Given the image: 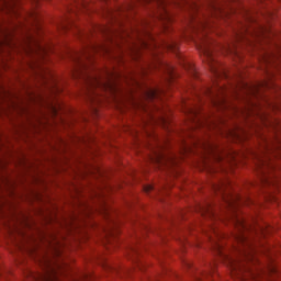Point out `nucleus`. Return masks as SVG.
Wrapping results in <instances>:
<instances>
[{
  "mask_svg": "<svg viewBox=\"0 0 281 281\" xmlns=\"http://www.w3.org/2000/svg\"><path fill=\"white\" fill-rule=\"evenodd\" d=\"M147 1H155L157 5H160L161 8H166V0H147Z\"/></svg>",
  "mask_w": 281,
  "mask_h": 281,
  "instance_id": "9",
  "label": "nucleus"
},
{
  "mask_svg": "<svg viewBox=\"0 0 281 281\" xmlns=\"http://www.w3.org/2000/svg\"><path fill=\"white\" fill-rule=\"evenodd\" d=\"M262 32H263V31L261 30L259 33H257V36H260V34H262Z\"/></svg>",
  "mask_w": 281,
  "mask_h": 281,
  "instance_id": "19",
  "label": "nucleus"
},
{
  "mask_svg": "<svg viewBox=\"0 0 281 281\" xmlns=\"http://www.w3.org/2000/svg\"><path fill=\"white\" fill-rule=\"evenodd\" d=\"M259 168H269V165H267V161L259 159Z\"/></svg>",
  "mask_w": 281,
  "mask_h": 281,
  "instance_id": "10",
  "label": "nucleus"
},
{
  "mask_svg": "<svg viewBox=\"0 0 281 281\" xmlns=\"http://www.w3.org/2000/svg\"><path fill=\"white\" fill-rule=\"evenodd\" d=\"M32 19H36V13H31Z\"/></svg>",
  "mask_w": 281,
  "mask_h": 281,
  "instance_id": "17",
  "label": "nucleus"
},
{
  "mask_svg": "<svg viewBox=\"0 0 281 281\" xmlns=\"http://www.w3.org/2000/svg\"><path fill=\"white\" fill-rule=\"evenodd\" d=\"M221 102H223V101H214L215 106H216L217 104H221Z\"/></svg>",
  "mask_w": 281,
  "mask_h": 281,
  "instance_id": "18",
  "label": "nucleus"
},
{
  "mask_svg": "<svg viewBox=\"0 0 281 281\" xmlns=\"http://www.w3.org/2000/svg\"><path fill=\"white\" fill-rule=\"evenodd\" d=\"M214 191L215 192H221L223 194V192H225V184H216V186H214Z\"/></svg>",
  "mask_w": 281,
  "mask_h": 281,
  "instance_id": "8",
  "label": "nucleus"
},
{
  "mask_svg": "<svg viewBox=\"0 0 281 281\" xmlns=\"http://www.w3.org/2000/svg\"><path fill=\"white\" fill-rule=\"evenodd\" d=\"M36 49H37L36 52L40 56H45V54H47V52H49V47L45 46L44 44H38Z\"/></svg>",
  "mask_w": 281,
  "mask_h": 281,
  "instance_id": "6",
  "label": "nucleus"
},
{
  "mask_svg": "<svg viewBox=\"0 0 281 281\" xmlns=\"http://www.w3.org/2000/svg\"><path fill=\"white\" fill-rule=\"evenodd\" d=\"M218 14H223V10H221L218 5L212 4L209 13L199 21L195 29L199 38L196 47L207 58L209 63H212V42L207 38L205 30L212 25V19H214V16H218Z\"/></svg>",
  "mask_w": 281,
  "mask_h": 281,
  "instance_id": "1",
  "label": "nucleus"
},
{
  "mask_svg": "<svg viewBox=\"0 0 281 281\" xmlns=\"http://www.w3.org/2000/svg\"><path fill=\"white\" fill-rule=\"evenodd\" d=\"M151 161L154 164H169V162L173 161V158H172V156H169L168 154H164L161 151H158L151 158Z\"/></svg>",
  "mask_w": 281,
  "mask_h": 281,
  "instance_id": "3",
  "label": "nucleus"
},
{
  "mask_svg": "<svg viewBox=\"0 0 281 281\" xmlns=\"http://www.w3.org/2000/svg\"><path fill=\"white\" fill-rule=\"evenodd\" d=\"M234 201H236V198L225 199V202H226L227 205H229V206L234 205Z\"/></svg>",
  "mask_w": 281,
  "mask_h": 281,
  "instance_id": "11",
  "label": "nucleus"
},
{
  "mask_svg": "<svg viewBox=\"0 0 281 281\" xmlns=\"http://www.w3.org/2000/svg\"><path fill=\"white\" fill-rule=\"evenodd\" d=\"M162 122H166V120L162 119Z\"/></svg>",
  "mask_w": 281,
  "mask_h": 281,
  "instance_id": "22",
  "label": "nucleus"
},
{
  "mask_svg": "<svg viewBox=\"0 0 281 281\" xmlns=\"http://www.w3.org/2000/svg\"><path fill=\"white\" fill-rule=\"evenodd\" d=\"M260 232H261L262 234H265V228H260Z\"/></svg>",
  "mask_w": 281,
  "mask_h": 281,
  "instance_id": "20",
  "label": "nucleus"
},
{
  "mask_svg": "<svg viewBox=\"0 0 281 281\" xmlns=\"http://www.w3.org/2000/svg\"><path fill=\"white\" fill-rule=\"evenodd\" d=\"M151 190H153V186L151 184H146L145 187H144V192H151Z\"/></svg>",
  "mask_w": 281,
  "mask_h": 281,
  "instance_id": "12",
  "label": "nucleus"
},
{
  "mask_svg": "<svg viewBox=\"0 0 281 281\" xmlns=\"http://www.w3.org/2000/svg\"><path fill=\"white\" fill-rule=\"evenodd\" d=\"M213 157L215 161H223V154L221 151H213Z\"/></svg>",
  "mask_w": 281,
  "mask_h": 281,
  "instance_id": "7",
  "label": "nucleus"
},
{
  "mask_svg": "<svg viewBox=\"0 0 281 281\" xmlns=\"http://www.w3.org/2000/svg\"><path fill=\"white\" fill-rule=\"evenodd\" d=\"M188 113L192 114V115H196V111L192 110V109H189L188 110Z\"/></svg>",
  "mask_w": 281,
  "mask_h": 281,
  "instance_id": "15",
  "label": "nucleus"
},
{
  "mask_svg": "<svg viewBox=\"0 0 281 281\" xmlns=\"http://www.w3.org/2000/svg\"><path fill=\"white\" fill-rule=\"evenodd\" d=\"M166 68H167L168 76H169L170 78H172V67L166 66Z\"/></svg>",
  "mask_w": 281,
  "mask_h": 281,
  "instance_id": "14",
  "label": "nucleus"
},
{
  "mask_svg": "<svg viewBox=\"0 0 281 281\" xmlns=\"http://www.w3.org/2000/svg\"><path fill=\"white\" fill-rule=\"evenodd\" d=\"M234 225L238 228V234L235 236L236 240L238 243H247L249 245V239L247 238V235H245V229H247V224H245V220L238 216L233 217Z\"/></svg>",
  "mask_w": 281,
  "mask_h": 281,
  "instance_id": "2",
  "label": "nucleus"
},
{
  "mask_svg": "<svg viewBox=\"0 0 281 281\" xmlns=\"http://www.w3.org/2000/svg\"><path fill=\"white\" fill-rule=\"evenodd\" d=\"M269 271H270V273H276V267L271 266V267L269 268Z\"/></svg>",
  "mask_w": 281,
  "mask_h": 281,
  "instance_id": "16",
  "label": "nucleus"
},
{
  "mask_svg": "<svg viewBox=\"0 0 281 281\" xmlns=\"http://www.w3.org/2000/svg\"><path fill=\"white\" fill-rule=\"evenodd\" d=\"M144 97L147 100H155V98H159V90L155 88H146L144 92Z\"/></svg>",
  "mask_w": 281,
  "mask_h": 281,
  "instance_id": "5",
  "label": "nucleus"
},
{
  "mask_svg": "<svg viewBox=\"0 0 281 281\" xmlns=\"http://www.w3.org/2000/svg\"><path fill=\"white\" fill-rule=\"evenodd\" d=\"M248 260H251V256H250V257H248Z\"/></svg>",
  "mask_w": 281,
  "mask_h": 281,
  "instance_id": "21",
  "label": "nucleus"
},
{
  "mask_svg": "<svg viewBox=\"0 0 281 281\" xmlns=\"http://www.w3.org/2000/svg\"><path fill=\"white\" fill-rule=\"evenodd\" d=\"M186 69H188V71H191V74H194V66H192V64L187 65Z\"/></svg>",
  "mask_w": 281,
  "mask_h": 281,
  "instance_id": "13",
  "label": "nucleus"
},
{
  "mask_svg": "<svg viewBox=\"0 0 281 281\" xmlns=\"http://www.w3.org/2000/svg\"><path fill=\"white\" fill-rule=\"evenodd\" d=\"M92 87L101 89L102 91H113V85L110 81H102L101 79L94 78Z\"/></svg>",
  "mask_w": 281,
  "mask_h": 281,
  "instance_id": "4",
  "label": "nucleus"
}]
</instances>
